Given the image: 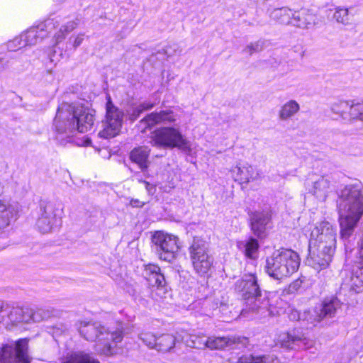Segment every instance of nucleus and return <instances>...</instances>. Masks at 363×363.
Listing matches in <instances>:
<instances>
[{
	"instance_id": "f257e3e1",
	"label": "nucleus",
	"mask_w": 363,
	"mask_h": 363,
	"mask_svg": "<svg viewBox=\"0 0 363 363\" xmlns=\"http://www.w3.org/2000/svg\"><path fill=\"white\" fill-rule=\"evenodd\" d=\"M340 239L345 250H352L355 240L354 230L363 216V186L360 182L346 185L340 190L337 201Z\"/></svg>"
},
{
	"instance_id": "f03ea898",
	"label": "nucleus",
	"mask_w": 363,
	"mask_h": 363,
	"mask_svg": "<svg viewBox=\"0 0 363 363\" xmlns=\"http://www.w3.org/2000/svg\"><path fill=\"white\" fill-rule=\"evenodd\" d=\"M77 327L81 337L87 341L96 342V351L105 356L114 354L113 343L121 342L124 335L122 323H118L116 327L108 328L99 322L80 321L77 323Z\"/></svg>"
},
{
	"instance_id": "7ed1b4c3",
	"label": "nucleus",
	"mask_w": 363,
	"mask_h": 363,
	"mask_svg": "<svg viewBox=\"0 0 363 363\" xmlns=\"http://www.w3.org/2000/svg\"><path fill=\"white\" fill-rule=\"evenodd\" d=\"M235 290L241 294L245 301V308L242 310V314L249 311L263 314L267 311L269 300L263 296L257 277L255 274H245L235 284Z\"/></svg>"
},
{
	"instance_id": "20e7f679",
	"label": "nucleus",
	"mask_w": 363,
	"mask_h": 363,
	"mask_svg": "<svg viewBox=\"0 0 363 363\" xmlns=\"http://www.w3.org/2000/svg\"><path fill=\"white\" fill-rule=\"evenodd\" d=\"M300 262L297 252L291 249L280 248L267 258L265 270L272 278L281 280L296 272Z\"/></svg>"
},
{
	"instance_id": "39448f33",
	"label": "nucleus",
	"mask_w": 363,
	"mask_h": 363,
	"mask_svg": "<svg viewBox=\"0 0 363 363\" xmlns=\"http://www.w3.org/2000/svg\"><path fill=\"white\" fill-rule=\"evenodd\" d=\"M189 253L195 272L200 277L208 276L214 263L209 243L203 239L194 238L189 247Z\"/></svg>"
},
{
	"instance_id": "423d86ee",
	"label": "nucleus",
	"mask_w": 363,
	"mask_h": 363,
	"mask_svg": "<svg viewBox=\"0 0 363 363\" xmlns=\"http://www.w3.org/2000/svg\"><path fill=\"white\" fill-rule=\"evenodd\" d=\"M53 128L56 133V140L61 145L70 141L76 133L74 116H72V105L65 103L58 107L53 121Z\"/></svg>"
},
{
	"instance_id": "0eeeda50",
	"label": "nucleus",
	"mask_w": 363,
	"mask_h": 363,
	"mask_svg": "<svg viewBox=\"0 0 363 363\" xmlns=\"http://www.w3.org/2000/svg\"><path fill=\"white\" fill-rule=\"evenodd\" d=\"M179 238L164 231H156L151 237L152 250L164 261H173L179 249Z\"/></svg>"
},
{
	"instance_id": "6e6552de",
	"label": "nucleus",
	"mask_w": 363,
	"mask_h": 363,
	"mask_svg": "<svg viewBox=\"0 0 363 363\" xmlns=\"http://www.w3.org/2000/svg\"><path fill=\"white\" fill-rule=\"evenodd\" d=\"M153 146L164 148L186 150L188 148V142L178 128L172 127H163L156 130L152 137Z\"/></svg>"
},
{
	"instance_id": "1a4fd4ad",
	"label": "nucleus",
	"mask_w": 363,
	"mask_h": 363,
	"mask_svg": "<svg viewBox=\"0 0 363 363\" xmlns=\"http://www.w3.org/2000/svg\"><path fill=\"white\" fill-rule=\"evenodd\" d=\"M336 229L328 221L318 223L311 231L309 245L334 251L337 242Z\"/></svg>"
},
{
	"instance_id": "9d476101",
	"label": "nucleus",
	"mask_w": 363,
	"mask_h": 363,
	"mask_svg": "<svg viewBox=\"0 0 363 363\" xmlns=\"http://www.w3.org/2000/svg\"><path fill=\"white\" fill-rule=\"evenodd\" d=\"M60 204L56 202L41 201L40 216L36 221V228L42 233L52 232L60 223Z\"/></svg>"
},
{
	"instance_id": "9b49d317",
	"label": "nucleus",
	"mask_w": 363,
	"mask_h": 363,
	"mask_svg": "<svg viewBox=\"0 0 363 363\" xmlns=\"http://www.w3.org/2000/svg\"><path fill=\"white\" fill-rule=\"evenodd\" d=\"M28 349V341L26 339L3 344L0 347V363H30Z\"/></svg>"
},
{
	"instance_id": "f8f14e48",
	"label": "nucleus",
	"mask_w": 363,
	"mask_h": 363,
	"mask_svg": "<svg viewBox=\"0 0 363 363\" xmlns=\"http://www.w3.org/2000/svg\"><path fill=\"white\" fill-rule=\"evenodd\" d=\"M106 120L104 123V129L99 133V136L103 138H113L121 130L123 112L116 107L112 102L111 96H107L106 104Z\"/></svg>"
},
{
	"instance_id": "ddd939ff",
	"label": "nucleus",
	"mask_w": 363,
	"mask_h": 363,
	"mask_svg": "<svg viewBox=\"0 0 363 363\" xmlns=\"http://www.w3.org/2000/svg\"><path fill=\"white\" fill-rule=\"evenodd\" d=\"M52 312L48 309L16 307L12 308L8 316L10 321L15 325L40 322L49 318Z\"/></svg>"
},
{
	"instance_id": "4468645a",
	"label": "nucleus",
	"mask_w": 363,
	"mask_h": 363,
	"mask_svg": "<svg viewBox=\"0 0 363 363\" xmlns=\"http://www.w3.org/2000/svg\"><path fill=\"white\" fill-rule=\"evenodd\" d=\"M342 302L335 296L325 297L313 310L311 317L308 319L311 323L320 322L325 318H333L341 308Z\"/></svg>"
},
{
	"instance_id": "2eb2a0df",
	"label": "nucleus",
	"mask_w": 363,
	"mask_h": 363,
	"mask_svg": "<svg viewBox=\"0 0 363 363\" xmlns=\"http://www.w3.org/2000/svg\"><path fill=\"white\" fill-rule=\"evenodd\" d=\"M279 344L286 350H299L312 347L313 341L307 338L301 331L294 329L280 335Z\"/></svg>"
},
{
	"instance_id": "dca6fc26",
	"label": "nucleus",
	"mask_w": 363,
	"mask_h": 363,
	"mask_svg": "<svg viewBox=\"0 0 363 363\" xmlns=\"http://www.w3.org/2000/svg\"><path fill=\"white\" fill-rule=\"evenodd\" d=\"M306 184L309 193L320 201H325L331 191V180L328 175L311 174Z\"/></svg>"
},
{
	"instance_id": "f3484780",
	"label": "nucleus",
	"mask_w": 363,
	"mask_h": 363,
	"mask_svg": "<svg viewBox=\"0 0 363 363\" xmlns=\"http://www.w3.org/2000/svg\"><path fill=\"white\" fill-rule=\"evenodd\" d=\"M309 254L306 259L308 266L318 272L328 267L334 255V251L308 246Z\"/></svg>"
},
{
	"instance_id": "a211bd4d",
	"label": "nucleus",
	"mask_w": 363,
	"mask_h": 363,
	"mask_svg": "<svg viewBox=\"0 0 363 363\" xmlns=\"http://www.w3.org/2000/svg\"><path fill=\"white\" fill-rule=\"evenodd\" d=\"M54 26L52 20H47L37 26L30 28L26 33H22L23 46L36 45L46 38L50 32L48 29Z\"/></svg>"
},
{
	"instance_id": "6ab92c4d",
	"label": "nucleus",
	"mask_w": 363,
	"mask_h": 363,
	"mask_svg": "<svg viewBox=\"0 0 363 363\" xmlns=\"http://www.w3.org/2000/svg\"><path fill=\"white\" fill-rule=\"evenodd\" d=\"M93 111L83 106L77 108L72 106V116H74L76 132L85 133L92 128L94 121Z\"/></svg>"
},
{
	"instance_id": "aec40b11",
	"label": "nucleus",
	"mask_w": 363,
	"mask_h": 363,
	"mask_svg": "<svg viewBox=\"0 0 363 363\" xmlns=\"http://www.w3.org/2000/svg\"><path fill=\"white\" fill-rule=\"evenodd\" d=\"M250 228L259 238L265 236L267 225L271 220V214L267 211H256L250 215Z\"/></svg>"
},
{
	"instance_id": "412c9836",
	"label": "nucleus",
	"mask_w": 363,
	"mask_h": 363,
	"mask_svg": "<svg viewBox=\"0 0 363 363\" xmlns=\"http://www.w3.org/2000/svg\"><path fill=\"white\" fill-rule=\"evenodd\" d=\"M317 16L307 9L294 11L292 23L294 26L303 29H311L317 25Z\"/></svg>"
},
{
	"instance_id": "4be33fe9",
	"label": "nucleus",
	"mask_w": 363,
	"mask_h": 363,
	"mask_svg": "<svg viewBox=\"0 0 363 363\" xmlns=\"http://www.w3.org/2000/svg\"><path fill=\"white\" fill-rule=\"evenodd\" d=\"M143 276L149 284L156 286L157 289L164 288L166 285L164 276L158 265L153 264L145 265Z\"/></svg>"
},
{
	"instance_id": "5701e85b",
	"label": "nucleus",
	"mask_w": 363,
	"mask_h": 363,
	"mask_svg": "<svg viewBox=\"0 0 363 363\" xmlns=\"http://www.w3.org/2000/svg\"><path fill=\"white\" fill-rule=\"evenodd\" d=\"M150 149L147 146H138L133 148L129 155L130 161L136 164L142 172L147 170L150 161L149 160Z\"/></svg>"
},
{
	"instance_id": "b1692460",
	"label": "nucleus",
	"mask_w": 363,
	"mask_h": 363,
	"mask_svg": "<svg viewBox=\"0 0 363 363\" xmlns=\"http://www.w3.org/2000/svg\"><path fill=\"white\" fill-rule=\"evenodd\" d=\"M350 280L353 289L363 286V250H358L352 265Z\"/></svg>"
},
{
	"instance_id": "393cba45",
	"label": "nucleus",
	"mask_w": 363,
	"mask_h": 363,
	"mask_svg": "<svg viewBox=\"0 0 363 363\" xmlns=\"http://www.w3.org/2000/svg\"><path fill=\"white\" fill-rule=\"evenodd\" d=\"M148 126L159 123L167 124L176 121V114L172 110H164L148 114L144 119Z\"/></svg>"
},
{
	"instance_id": "a878e982",
	"label": "nucleus",
	"mask_w": 363,
	"mask_h": 363,
	"mask_svg": "<svg viewBox=\"0 0 363 363\" xmlns=\"http://www.w3.org/2000/svg\"><path fill=\"white\" fill-rule=\"evenodd\" d=\"M232 176L235 181L240 183H249L251 180H255L257 176L253 167L251 165H243L235 167L232 170Z\"/></svg>"
},
{
	"instance_id": "bb28decb",
	"label": "nucleus",
	"mask_w": 363,
	"mask_h": 363,
	"mask_svg": "<svg viewBox=\"0 0 363 363\" xmlns=\"http://www.w3.org/2000/svg\"><path fill=\"white\" fill-rule=\"evenodd\" d=\"M15 216L14 208L6 201L0 200V233L10 225Z\"/></svg>"
},
{
	"instance_id": "cd10ccee",
	"label": "nucleus",
	"mask_w": 363,
	"mask_h": 363,
	"mask_svg": "<svg viewBox=\"0 0 363 363\" xmlns=\"http://www.w3.org/2000/svg\"><path fill=\"white\" fill-rule=\"evenodd\" d=\"M238 248L244 252L245 255L250 259H255L257 255L259 247L257 239L250 237L246 240H241L237 242Z\"/></svg>"
},
{
	"instance_id": "c85d7f7f",
	"label": "nucleus",
	"mask_w": 363,
	"mask_h": 363,
	"mask_svg": "<svg viewBox=\"0 0 363 363\" xmlns=\"http://www.w3.org/2000/svg\"><path fill=\"white\" fill-rule=\"evenodd\" d=\"M238 338L235 337H208V348L211 350H220L227 347H232L235 345Z\"/></svg>"
},
{
	"instance_id": "c756f323",
	"label": "nucleus",
	"mask_w": 363,
	"mask_h": 363,
	"mask_svg": "<svg viewBox=\"0 0 363 363\" xmlns=\"http://www.w3.org/2000/svg\"><path fill=\"white\" fill-rule=\"evenodd\" d=\"M177 341V338L172 334H162L157 337L155 350L162 352H170Z\"/></svg>"
},
{
	"instance_id": "7c9ffc66",
	"label": "nucleus",
	"mask_w": 363,
	"mask_h": 363,
	"mask_svg": "<svg viewBox=\"0 0 363 363\" xmlns=\"http://www.w3.org/2000/svg\"><path fill=\"white\" fill-rule=\"evenodd\" d=\"M182 340L189 347L199 350L208 347V337L203 335L186 334Z\"/></svg>"
},
{
	"instance_id": "2f4dec72",
	"label": "nucleus",
	"mask_w": 363,
	"mask_h": 363,
	"mask_svg": "<svg viewBox=\"0 0 363 363\" xmlns=\"http://www.w3.org/2000/svg\"><path fill=\"white\" fill-rule=\"evenodd\" d=\"M299 110L298 103L295 100H289L280 108L279 118L282 121H286L295 116Z\"/></svg>"
},
{
	"instance_id": "473e14b6",
	"label": "nucleus",
	"mask_w": 363,
	"mask_h": 363,
	"mask_svg": "<svg viewBox=\"0 0 363 363\" xmlns=\"http://www.w3.org/2000/svg\"><path fill=\"white\" fill-rule=\"evenodd\" d=\"M293 11L287 7L274 9L270 13L272 19L283 24H291Z\"/></svg>"
},
{
	"instance_id": "72a5a7b5",
	"label": "nucleus",
	"mask_w": 363,
	"mask_h": 363,
	"mask_svg": "<svg viewBox=\"0 0 363 363\" xmlns=\"http://www.w3.org/2000/svg\"><path fill=\"white\" fill-rule=\"evenodd\" d=\"M64 363H100L92 354L82 352L72 354Z\"/></svg>"
},
{
	"instance_id": "f704fd0d",
	"label": "nucleus",
	"mask_w": 363,
	"mask_h": 363,
	"mask_svg": "<svg viewBox=\"0 0 363 363\" xmlns=\"http://www.w3.org/2000/svg\"><path fill=\"white\" fill-rule=\"evenodd\" d=\"M79 23V20L77 18L74 21H69L65 25H63L55 34L57 43L62 41L68 33L72 32L78 26Z\"/></svg>"
},
{
	"instance_id": "c9c22d12",
	"label": "nucleus",
	"mask_w": 363,
	"mask_h": 363,
	"mask_svg": "<svg viewBox=\"0 0 363 363\" xmlns=\"http://www.w3.org/2000/svg\"><path fill=\"white\" fill-rule=\"evenodd\" d=\"M274 359L269 356L243 355L237 363H273Z\"/></svg>"
},
{
	"instance_id": "e433bc0d",
	"label": "nucleus",
	"mask_w": 363,
	"mask_h": 363,
	"mask_svg": "<svg viewBox=\"0 0 363 363\" xmlns=\"http://www.w3.org/2000/svg\"><path fill=\"white\" fill-rule=\"evenodd\" d=\"M348 114L351 119H359L363 121V103L357 102L354 101L350 102Z\"/></svg>"
},
{
	"instance_id": "4c0bfd02",
	"label": "nucleus",
	"mask_w": 363,
	"mask_h": 363,
	"mask_svg": "<svg viewBox=\"0 0 363 363\" xmlns=\"http://www.w3.org/2000/svg\"><path fill=\"white\" fill-rule=\"evenodd\" d=\"M138 338L149 349H155L157 337L149 331H143L138 334Z\"/></svg>"
},
{
	"instance_id": "58836bf2",
	"label": "nucleus",
	"mask_w": 363,
	"mask_h": 363,
	"mask_svg": "<svg viewBox=\"0 0 363 363\" xmlns=\"http://www.w3.org/2000/svg\"><path fill=\"white\" fill-rule=\"evenodd\" d=\"M350 102L347 101H339L332 104L331 111L340 115L343 118H347V111L350 107Z\"/></svg>"
},
{
	"instance_id": "ea45409f",
	"label": "nucleus",
	"mask_w": 363,
	"mask_h": 363,
	"mask_svg": "<svg viewBox=\"0 0 363 363\" xmlns=\"http://www.w3.org/2000/svg\"><path fill=\"white\" fill-rule=\"evenodd\" d=\"M312 313L310 311H304L303 313H301L297 310L291 309L289 313V318L292 321H298L301 320H306L308 323H311L310 317H311Z\"/></svg>"
},
{
	"instance_id": "a19ab883",
	"label": "nucleus",
	"mask_w": 363,
	"mask_h": 363,
	"mask_svg": "<svg viewBox=\"0 0 363 363\" xmlns=\"http://www.w3.org/2000/svg\"><path fill=\"white\" fill-rule=\"evenodd\" d=\"M264 47V41L262 40H259L255 43H252L247 45L243 50V53H247L250 55H252L255 52H260L263 50Z\"/></svg>"
},
{
	"instance_id": "79ce46f5",
	"label": "nucleus",
	"mask_w": 363,
	"mask_h": 363,
	"mask_svg": "<svg viewBox=\"0 0 363 363\" xmlns=\"http://www.w3.org/2000/svg\"><path fill=\"white\" fill-rule=\"evenodd\" d=\"M333 18L338 22L346 24L349 21L348 9L340 8L336 9Z\"/></svg>"
},
{
	"instance_id": "37998d69",
	"label": "nucleus",
	"mask_w": 363,
	"mask_h": 363,
	"mask_svg": "<svg viewBox=\"0 0 363 363\" xmlns=\"http://www.w3.org/2000/svg\"><path fill=\"white\" fill-rule=\"evenodd\" d=\"M66 330H67V327L62 323L48 328V333L51 334L54 338L62 335Z\"/></svg>"
},
{
	"instance_id": "c03bdc74",
	"label": "nucleus",
	"mask_w": 363,
	"mask_h": 363,
	"mask_svg": "<svg viewBox=\"0 0 363 363\" xmlns=\"http://www.w3.org/2000/svg\"><path fill=\"white\" fill-rule=\"evenodd\" d=\"M23 44V38H22L21 34L20 36L15 38L13 40L9 41L8 43L7 46L10 51H16L20 48L24 47Z\"/></svg>"
},
{
	"instance_id": "a18cd8bd",
	"label": "nucleus",
	"mask_w": 363,
	"mask_h": 363,
	"mask_svg": "<svg viewBox=\"0 0 363 363\" xmlns=\"http://www.w3.org/2000/svg\"><path fill=\"white\" fill-rule=\"evenodd\" d=\"M143 112V108H140L139 106L133 108L132 112L129 114V119L133 121H135Z\"/></svg>"
},
{
	"instance_id": "49530a36",
	"label": "nucleus",
	"mask_w": 363,
	"mask_h": 363,
	"mask_svg": "<svg viewBox=\"0 0 363 363\" xmlns=\"http://www.w3.org/2000/svg\"><path fill=\"white\" fill-rule=\"evenodd\" d=\"M138 182L145 185V187L149 194H153L155 192L156 188L155 185L150 184L148 182L143 179H140Z\"/></svg>"
},
{
	"instance_id": "de8ad7c7",
	"label": "nucleus",
	"mask_w": 363,
	"mask_h": 363,
	"mask_svg": "<svg viewBox=\"0 0 363 363\" xmlns=\"http://www.w3.org/2000/svg\"><path fill=\"white\" fill-rule=\"evenodd\" d=\"M155 103L145 101L139 105L140 108H143V111L152 108Z\"/></svg>"
},
{
	"instance_id": "09e8293b",
	"label": "nucleus",
	"mask_w": 363,
	"mask_h": 363,
	"mask_svg": "<svg viewBox=\"0 0 363 363\" xmlns=\"http://www.w3.org/2000/svg\"><path fill=\"white\" fill-rule=\"evenodd\" d=\"M145 204V202L140 201L139 199H132L130 201V205L135 208H141Z\"/></svg>"
},
{
	"instance_id": "8fccbe9b",
	"label": "nucleus",
	"mask_w": 363,
	"mask_h": 363,
	"mask_svg": "<svg viewBox=\"0 0 363 363\" xmlns=\"http://www.w3.org/2000/svg\"><path fill=\"white\" fill-rule=\"evenodd\" d=\"M83 35H79L77 36V38H75V40H74V41L73 43V46H74V48H77V47H79L82 44V41L84 40Z\"/></svg>"
},
{
	"instance_id": "3c124183",
	"label": "nucleus",
	"mask_w": 363,
	"mask_h": 363,
	"mask_svg": "<svg viewBox=\"0 0 363 363\" xmlns=\"http://www.w3.org/2000/svg\"><path fill=\"white\" fill-rule=\"evenodd\" d=\"M9 308V305L4 301L0 300V313L6 311Z\"/></svg>"
},
{
	"instance_id": "603ef678",
	"label": "nucleus",
	"mask_w": 363,
	"mask_h": 363,
	"mask_svg": "<svg viewBox=\"0 0 363 363\" xmlns=\"http://www.w3.org/2000/svg\"><path fill=\"white\" fill-rule=\"evenodd\" d=\"M8 60L0 58V72L5 69L8 67Z\"/></svg>"
},
{
	"instance_id": "864d4df0",
	"label": "nucleus",
	"mask_w": 363,
	"mask_h": 363,
	"mask_svg": "<svg viewBox=\"0 0 363 363\" xmlns=\"http://www.w3.org/2000/svg\"><path fill=\"white\" fill-rule=\"evenodd\" d=\"M359 250H363V238L361 240V242L359 244Z\"/></svg>"
},
{
	"instance_id": "5fc2aeb1",
	"label": "nucleus",
	"mask_w": 363,
	"mask_h": 363,
	"mask_svg": "<svg viewBox=\"0 0 363 363\" xmlns=\"http://www.w3.org/2000/svg\"><path fill=\"white\" fill-rule=\"evenodd\" d=\"M298 281H296L294 283V284H295V285H298Z\"/></svg>"
}]
</instances>
